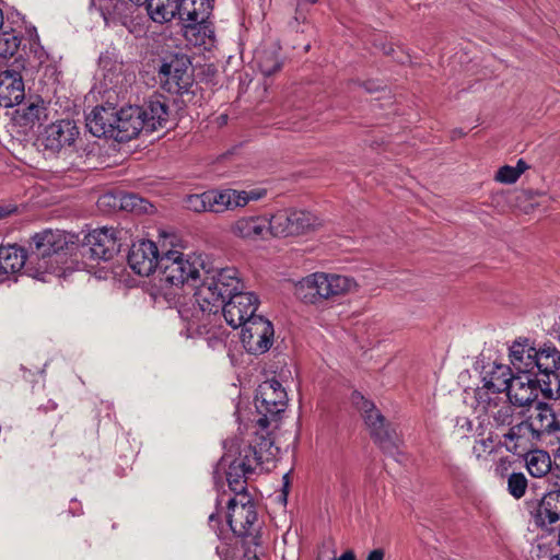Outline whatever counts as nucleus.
Here are the masks:
<instances>
[{"label":"nucleus","mask_w":560,"mask_h":560,"mask_svg":"<svg viewBox=\"0 0 560 560\" xmlns=\"http://www.w3.org/2000/svg\"><path fill=\"white\" fill-rule=\"evenodd\" d=\"M185 206L187 209L195 212L209 211L208 191L187 196Z\"/></svg>","instance_id":"nucleus-38"},{"label":"nucleus","mask_w":560,"mask_h":560,"mask_svg":"<svg viewBox=\"0 0 560 560\" xmlns=\"http://www.w3.org/2000/svg\"><path fill=\"white\" fill-rule=\"evenodd\" d=\"M384 551L382 549H375L371 551L366 558V560H383Z\"/></svg>","instance_id":"nucleus-48"},{"label":"nucleus","mask_w":560,"mask_h":560,"mask_svg":"<svg viewBox=\"0 0 560 560\" xmlns=\"http://www.w3.org/2000/svg\"><path fill=\"white\" fill-rule=\"evenodd\" d=\"M513 406L514 405L510 402V399L506 397L505 399L499 401L497 407L493 409L491 408L486 413L492 418L498 425H511L514 417Z\"/></svg>","instance_id":"nucleus-32"},{"label":"nucleus","mask_w":560,"mask_h":560,"mask_svg":"<svg viewBox=\"0 0 560 560\" xmlns=\"http://www.w3.org/2000/svg\"><path fill=\"white\" fill-rule=\"evenodd\" d=\"M46 106L43 100L37 98L34 102H31L23 109V117L26 121L34 124L35 121H39L42 118H46Z\"/></svg>","instance_id":"nucleus-37"},{"label":"nucleus","mask_w":560,"mask_h":560,"mask_svg":"<svg viewBox=\"0 0 560 560\" xmlns=\"http://www.w3.org/2000/svg\"><path fill=\"white\" fill-rule=\"evenodd\" d=\"M526 419L510 428L503 435L502 444L514 454H522L529 451L536 443L541 442L528 425Z\"/></svg>","instance_id":"nucleus-22"},{"label":"nucleus","mask_w":560,"mask_h":560,"mask_svg":"<svg viewBox=\"0 0 560 560\" xmlns=\"http://www.w3.org/2000/svg\"><path fill=\"white\" fill-rule=\"evenodd\" d=\"M116 107L112 104L96 106L86 116V128L95 137H108L115 139Z\"/></svg>","instance_id":"nucleus-23"},{"label":"nucleus","mask_w":560,"mask_h":560,"mask_svg":"<svg viewBox=\"0 0 560 560\" xmlns=\"http://www.w3.org/2000/svg\"><path fill=\"white\" fill-rule=\"evenodd\" d=\"M197 30H203V32L206 33L208 31V33H211V30H209V27L207 26V28H203L202 26L198 25L197 26Z\"/></svg>","instance_id":"nucleus-52"},{"label":"nucleus","mask_w":560,"mask_h":560,"mask_svg":"<svg viewBox=\"0 0 560 560\" xmlns=\"http://www.w3.org/2000/svg\"><path fill=\"white\" fill-rule=\"evenodd\" d=\"M328 560H335V556H334V557H331V558H330V559H328Z\"/></svg>","instance_id":"nucleus-58"},{"label":"nucleus","mask_w":560,"mask_h":560,"mask_svg":"<svg viewBox=\"0 0 560 560\" xmlns=\"http://www.w3.org/2000/svg\"><path fill=\"white\" fill-rule=\"evenodd\" d=\"M144 120V131L150 133L165 127L168 119V107L159 97H152L140 107Z\"/></svg>","instance_id":"nucleus-24"},{"label":"nucleus","mask_w":560,"mask_h":560,"mask_svg":"<svg viewBox=\"0 0 560 560\" xmlns=\"http://www.w3.org/2000/svg\"><path fill=\"white\" fill-rule=\"evenodd\" d=\"M520 178V171H515L513 166L504 165L499 168L495 179L504 184H513Z\"/></svg>","instance_id":"nucleus-39"},{"label":"nucleus","mask_w":560,"mask_h":560,"mask_svg":"<svg viewBox=\"0 0 560 560\" xmlns=\"http://www.w3.org/2000/svg\"><path fill=\"white\" fill-rule=\"evenodd\" d=\"M118 252L113 228L93 230L84 237L82 255L92 260H109Z\"/></svg>","instance_id":"nucleus-14"},{"label":"nucleus","mask_w":560,"mask_h":560,"mask_svg":"<svg viewBox=\"0 0 560 560\" xmlns=\"http://www.w3.org/2000/svg\"><path fill=\"white\" fill-rule=\"evenodd\" d=\"M229 197L231 201V209L234 210L236 208H243L247 206L245 190H236L229 188Z\"/></svg>","instance_id":"nucleus-43"},{"label":"nucleus","mask_w":560,"mask_h":560,"mask_svg":"<svg viewBox=\"0 0 560 560\" xmlns=\"http://www.w3.org/2000/svg\"><path fill=\"white\" fill-rule=\"evenodd\" d=\"M135 11L136 4H130L125 0H116L113 9L104 13V20L106 23H109V21H117L121 25H127V23L131 20Z\"/></svg>","instance_id":"nucleus-31"},{"label":"nucleus","mask_w":560,"mask_h":560,"mask_svg":"<svg viewBox=\"0 0 560 560\" xmlns=\"http://www.w3.org/2000/svg\"><path fill=\"white\" fill-rule=\"evenodd\" d=\"M21 45L20 37L13 31L0 32V58L12 57Z\"/></svg>","instance_id":"nucleus-34"},{"label":"nucleus","mask_w":560,"mask_h":560,"mask_svg":"<svg viewBox=\"0 0 560 560\" xmlns=\"http://www.w3.org/2000/svg\"><path fill=\"white\" fill-rule=\"evenodd\" d=\"M273 456L272 442L270 439L257 436L254 444L253 442L244 444L240 448L238 456L229 464L226 481L230 489L234 491L237 497L247 494L245 492V482L248 476Z\"/></svg>","instance_id":"nucleus-5"},{"label":"nucleus","mask_w":560,"mask_h":560,"mask_svg":"<svg viewBox=\"0 0 560 560\" xmlns=\"http://www.w3.org/2000/svg\"><path fill=\"white\" fill-rule=\"evenodd\" d=\"M158 78L161 86L168 93L187 92L192 82L188 59L184 56H174L164 61L159 69Z\"/></svg>","instance_id":"nucleus-11"},{"label":"nucleus","mask_w":560,"mask_h":560,"mask_svg":"<svg viewBox=\"0 0 560 560\" xmlns=\"http://www.w3.org/2000/svg\"><path fill=\"white\" fill-rule=\"evenodd\" d=\"M515 171H520V176L527 170V164L523 160H518L516 166H513Z\"/></svg>","instance_id":"nucleus-49"},{"label":"nucleus","mask_w":560,"mask_h":560,"mask_svg":"<svg viewBox=\"0 0 560 560\" xmlns=\"http://www.w3.org/2000/svg\"><path fill=\"white\" fill-rule=\"evenodd\" d=\"M140 106H127L115 114V140L129 141L144 131V120L141 118Z\"/></svg>","instance_id":"nucleus-20"},{"label":"nucleus","mask_w":560,"mask_h":560,"mask_svg":"<svg viewBox=\"0 0 560 560\" xmlns=\"http://www.w3.org/2000/svg\"><path fill=\"white\" fill-rule=\"evenodd\" d=\"M508 492L514 499L520 500L523 498L527 490V478L523 472H512L508 477Z\"/></svg>","instance_id":"nucleus-36"},{"label":"nucleus","mask_w":560,"mask_h":560,"mask_svg":"<svg viewBox=\"0 0 560 560\" xmlns=\"http://www.w3.org/2000/svg\"><path fill=\"white\" fill-rule=\"evenodd\" d=\"M30 54L33 55V61L37 66H42L47 60V52L44 50L43 46L36 40L31 43Z\"/></svg>","instance_id":"nucleus-44"},{"label":"nucleus","mask_w":560,"mask_h":560,"mask_svg":"<svg viewBox=\"0 0 560 560\" xmlns=\"http://www.w3.org/2000/svg\"><path fill=\"white\" fill-rule=\"evenodd\" d=\"M549 478L552 480L553 486L558 488L557 491H560V465L556 464L551 467L549 472Z\"/></svg>","instance_id":"nucleus-47"},{"label":"nucleus","mask_w":560,"mask_h":560,"mask_svg":"<svg viewBox=\"0 0 560 560\" xmlns=\"http://www.w3.org/2000/svg\"><path fill=\"white\" fill-rule=\"evenodd\" d=\"M355 398L360 399V402L357 401V404L375 442L385 452L393 453L398 447L399 442L395 430L389 428V424L386 423L385 418L372 401L366 400L359 394L354 396Z\"/></svg>","instance_id":"nucleus-9"},{"label":"nucleus","mask_w":560,"mask_h":560,"mask_svg":"<svg viewBox=\"0 0 560 560\" xmlns=\"http://www.w3.org/2000/svg\"><path fill=\"white\" fill-rule=\"evenodd\" d=\"M15 210V208H11V207H2L0 206V219L9 215L10 213H12L13 211Z\"/></svg>","instance_id":"nucleus-50"},{"label":"nucleus","mask_w":560,"mask_h":560,"mask_svg":"<svg viewBox=\"0 0 560 560\" xmlns=\"http://www.w3.org/2000/svg\"><path fill=\"white\" fill-rule=\"evenodd\" d=\"M19 66L0 69V106L13 107L25 96V88Z\"/></svg>","instance_id":"nucleus-16"},{"label":"nucleus","mask_w":560,"mask_h":560,"mask_svg":"<svg viewBox=\"0 0 560 560\" xmlns=\"http://www.w3.org/2000/svg\"><path fill=\"white\" fill-rule=\"evenodd\" d=\"M288 395L281 383L275 378L262 382L255 396V407L259 413L256 420L261 429H267L271 420L287 408Z\"/></svg>","instance_id":"nucleus-7"},{"label":"nucleus","mask_w":560,"mask_h":560,"mask_svg":"<svg viewBox=\"0 0 560 560\" xmlns=\"http://www.w3.org/2000/svg\"><path fill=\"white\" fill-rule=\"evenodd\" d=\"M131 2H133L135 4H141V3H144L147 0H130Z\"/></svg>","instance_id":"nucleus-53"},{"label":"nucleus","mask_w":560,"mask_h":560,"mask_svg":"<svg viewBox=\"0 0 560 560\" xmlns=\"http://www.w3.org/2000/svg\"><path fill=\"white\" fill-rule=\"evenodd\" d=\"M214 518H215V515H214V514H211V515L209 516V522H210V523H212V522L214 521Z\"/></svg>","instance_id":"nucleus-54"},{"label":"nucleus","mask_w":560,"mask_h":560,"mask_svg":"<svg viewBox=\"0 0 560 560\" xmlns=\"http://www.w3.org/2000/svg\"><path fill=\"white\" fill-rule=\"evenodd\" d=\"M256 62L260 72L265 77H270L281 69V61L276 49H258L255 55Z\"/></svg>","instance_id":"nucleus-30"},{"label":"nucleus","mask_w":560,"mask_h":560,"mask_svg":"<svg viewBox=\"0 0 560 560\" xmlns=\"http://www.w3.org/2000/svg\"><path fill=\"white\" fill-rule=\"evenodd\" d=\"M271 235L291 236L307 233L322 225L320 219L308 211L282 209L270 217Z\"/></svg>","instance_id":"nucleus-8"},{"label":"nucleus","mask_w":560,"mask_h":560,"mask_svg":"<svg viewBox=\"0 0 560 560\" xmlns=\"http://www.w3.org/2000/svg\"><path fill=\"white\" fill-rule=\"evenodd\" d=\"M209 211L221 213L231 209L229 188L221 190H208Z\"/></svg>","instance_id":"nucleus-33"},{"label":"nucleus","mask_w":560,"mask_h":560,"mask_svg":"<svg viewBox=\"0 0 560 560\" xmlns=\"http://www.w3.org/2000/svg\"><path fill=\"white\" fill-rule=\"evenodd\" d=\"M228 523L231 530L238 537H245L257 520L255 504L248 494L229 500Z\"/></svg>","instance_id":"nucleus-15"},{"label":"nucleus","mask_w":560,"mask_h":560,"mask_svg":"<svg viewBox=\"0 0 560 560\" xmlns=\"http://www.w3.org/2000/svg\"><path fill=\"white\" fill-rule=\"evenodd\" d=\"M228 462V456H223L222 457V463H226Z\"/></svg>","instance_id":"nucleus-55"},{"label":"nucleus","mask_w":560,"mask_h":560,"mask_svg":"<svg viewBox=\"0 0 560 560\" xmlns=\"http://www.w3.org/2000/svg\"><path fill=\"white\" fill-rule=\"evenodd\" d=\"M121 66L115 65L104 74L105 85L109 89H116L122 83L124 78L120 73Z\"/></svg>","instance_id":"nucleus-40"},{"label":"nucleus","mask_w":560,"mask_h":560,"mask_svg":"<svg viewBox=\"0 0 560 560\" xmlns=\"http://www.w3.org/2000/svg\"><path fill=\"white\" fill-rule=\"evenodd\" d=\"M100 206H110V207H119V196H114L112 194H105L98 199Z\"/></svg>","instance_id":"nucleus-46"},{"label":"nucleus","mask_w":560,"mask_h":560,"mask_svg":"<svg viewBox=\"0 0 560 560\" xmlns=\"http://www.w3.org/2000/svg\"><path fill=\"white\" fill-rule=\"evenodd\" d=\"M79 136V128L70 119L57 120L48 125L42 133L44 147L51 151H59L74 143Z\"/></svg>","instance_id":"nucleus-17"},{"label":"nucleus","mask_w":560,"mask_h":560,"mask_svg":"<svg viewBox=\"0 0 560 560\" xmlns=\"http://www.w3.org/2000/svg\"><path fill=\"white\" fill-rule=\"evenodd\" d=\"M26 264L25 252L15 245L0 247V282L19 272Z\"/></svg>","instance_id":"nucleus-26"},{"label":"nucleus","mask_w":560,"mask_h":560,"mask_svg":"<svg viewBox=\"0 0 560 560\" xmlns=\"http://www.w3.org/2000/svg\"><path fill=\"white\" fill-rule=\"evenodd\" d=\"M161 232L158 242L139 240L135 242L128 254V265L142 277H148L160 267L161 260Z\"/></svg>","instance_id":"nucleus-10"},{"label":"nucleus","mask_w":560,"mask_h":560,"mask_svg":"<svg viewBox=\"0 0 560 560\" xmlns=\"http://www.w3.org/2000/svg\"><path fill=\"white\" fill-rule=\"evenodd\" d=\"M526 412L525 419L540 441L555 438L560 442V420L549 404L537 401Z\"/></svg>","instance_id":"nucleus-13"},{"label":"nucleus","mask_w":560,"mask_h":560,"mask_svg":"<svg viewBox=\"0 0 560 560\" xmlns=\"http://www.w3.org/2000/svg\"><path fill=\"white\" fill-rule=\"evenodd\" d=\"M213 10V0H180L179 20L185 23V36L195 34L197 26L207 28Z\"/></svg>","instance_id":"nucleus-19"},{"label":"nucleus","mask_w":560,"mask_h":560,"mask_svg":"<svg viewBox=\"0 0 560 560\" xmlns=\"http://www.w3.org/2000/svg\"><path fill=\"white\" fill-rule=\"evenodd\" d=\"M73 235L63 231L47 230L33 237L27 272L42 281H48L47 275L62 277L66 273L67 255L75 245Z\"/></svg>","instance_id":"nucleus-4"},{"label":"nucleus","mask_w":560,"mask_h":560,"mask_svg":"<svg viewBox=\"0 0 560 560\" xmlns=\"http://www.w3.org/2000/svg\"><path fill=\"white\" fill-rule=\"evenodd\" d=\"M514 374L515 371L512 365L492 363L486 366L482 372V385L506 394Z\"/></svg>","instance_id":"nucleus-25"},{"label":"nucleus","mask_w":560,"mask_h":560,"mask_svg":"<svg viewBox=\"0 0 560 560\" xmlns=\"http://www.w3.org/2000/svg\"><path fill=\"white\" fill-rule=\"evenodd\" d=\"M355 289L357 282L348 276L314 272L295 283L294 293L306 304H317L325 300L342 296Z\"/></svg>","instance_id":"nucleus-6"},{"label":"nucleus","mask_w":560,"mask_h":560,"mask_svg":"<svg viewBox=\"0 0 560 560\" xmlns=\"http://www.w3.org/2000/svg\"><path fill=\"white\" fill-rule=\"evenodd\" d=\"M308 1H310V2H312V3H314V2H316L317 0H308Z\"/></svg>","instance_id":"nucleus-56"},{"label":"nucleus","mask_w":560,"mask_h":560,"mask_svg":"<svg viewBox=\"0 0 560 560\" xmlns=\"http://www.w3.org/2000/svg\"><path fill=\"white\" fill-rule=\"evenodd\" d=\"M241 340L247 352L265 353L273 342L272 324L262 316L252 318L242 327Z\"/></svg>","instance_id":"nucleus-12"},{"label":"nucleus","mask_w":560,"mask_h":560,"mask_svg":"<svg viewBox=\"0 0 560 560\" xmlns=\"http://www.w3.org/2000/svg\"><path fill=\"white\" fill-rule=\"evenodd\" d=\"M244 284L234 267L210 270L195 291L191 310L179 314L187 322L189 337L208 335L210 326L223 317L232 328L245 326L254 317L258 299L254 293L244 292Z\"/></svg>","instance_id":"nucleus-1"},{"label":"nucleus","mask_w":560,"mask_h":560,"mask_svg":"<svg viewBox=\"0 0 560 560\" xmlns=\"http://www.w3.org/2000/svg\"><path fill=\"white\" fill-rule=\"evenodd\" d=\"M510 362L515 371L506 397L515 406L529 407L538 394L552 396L551 384L558 380L560 351L552 343L535 348L528 339L516 340L510 347Z\"/></svg>","instance_id":"nucleus-2"},{"label":"nucleus","mask_w":560,"mask_h":560,"mask_svg":"<svg viewBox=\"0 0 560 560\" xmlns=\"http://www.w3.org/2000/svg\"><path fill=\"white\" fill-rule=\"evenodd\" d=\"M558 555H553L549 546L544 544H538L530 551L532 560H555Z\"/></svg>","instance_id":"nucleus-41"},{"label":"nucleus","mask_w":560,"mask_h":560,"mask_svg":"<svg viewBox=\"0 0 560 560\" xmlns=\"http://www.w3.org/2000/svg\"><path fill=\"white\" fill-rule=\"evenodd\" d=\"M266 192L267 191L264 188H255V189H250V190H245V197H246L247 205L250 201L260 200L261 198H264L266 196Z\"/></svg>","instance_id":"nucleus-45"},{"label":"nucleus","mask_w":560,"mask_h":560,"mask_svg":"<svg viewBox=\"0 0 560 560\" xmlns=\"http://www.w3.org/2000/svg\"><path fill=\"white\" fill-rule=\"evenodd\" d=\"M119 208L130 212H147L152 206L143 198L135 194H124L119 196Z\"/></svg>","instance_id":"nucleus-35"},{"label":"nucleus","mask_w":560,"mask_h":560,"mask_svg":"<svg viewBox=\"0 0 560 560\" xmlns=\"http://www.w3.org/2000/svg\"><path fill=\"white\" fill-rule=\"evenodd\" d=\"M493 448H494V445H493L492 439L486 438V439H480V440L476 441V443L472 447V452L478 458H480V457L485 456L486 454L492 453Z\"/></svg>","instance_id":"nucleus-42"},{"label":"nucleus","mask_w":560,"mask_h":560,"mask_svg":"<svg viewBox=\"0 0 560 560\" xmlns=\"http://www.w3.org/2000/svg\"><path fill=\"white\" fill-rule=\"evenodd\" d=\"M526 467L528 472L535 478H542L551 470L550 455L542 450L527 451Z\"/></svg>","instance_id":"nucleus-28"},{"label":"nucleus","mask_w":560,"mask_h":560,"mask_svg":"<svg viewBox=\"0 0 560 560\" xmlns=\"http://www.w3.org/2000/svg\"><path fill=\"white\" fill-rule=\"evenodd\" d=\"M230 232L245 242H257L271 235V221L265 215L241 217L231 224Z\"/></svg>","instance_id":"nucleus-18"},{"label":"nucleus","mask_w":560,"mask_h":560,"mask_svg":"<svg viewBox=\"0 0 560 560\" xmlns=\"http://www.w3.org/2000/svg\"><path fill=\"white\" fill-rule=\"evenodd\" d=\"M555 453V463L560 465V445L553 450Z\"/></svg>","instance_id":"nucleus-51"},{"label":"nucleus","mask_w":560,"mask_h":560,"mask_svg":"<svg viewBox=\"0 0 560 560\" xmlns=\"http://www.w3.org/2000/svg\"><path fill=\"white\" fill-rule=\"evenodd\" d=\"M184 241L173 232L161 231V260L160 282L173 287L189 285L198 288L210 270L220 268H206L201 255H184Z\"/></svg>","instance_id":"nucleus-3"},{"label":"nucleus","mask_w":560,"mask_h":560,"mask_svg":"<svg viewBox=\"0 0 560 560\" xmlns=\"http://www.w3.org/2000/svg\"><path fill=\"white\" fill-rule=\"evenodd\" d=\"M530 514L536 526L552 530L560 523V491H550L532 506Z\"/></svg>","instance_id":"nucleus-21"},{"label":"nucleus","mask_w":560,"mask_h":560,"mask_svg":"<svg viewBox=\"0 0 560 560\" xmlns=\"http://www.w3.org/2000/svg\"><path fill=\"white\" fill-rule=\"evenodd\" d=\"M505 398L506 394L504 395V392L489 388L488 386L482 385L475 390L477 408L482 410L485 413L491 408L493 409L497 407V404Z\"/></svg>","instance_id":"nucleus-29"},{"label":"nucleus","mask_w":560,"mask_h":560,"mask_svg":"<svg viewBox=\"0 0 560 560\" xmlns=\"http://www.w3.org/2000/svg\"><path fill=\"white\" fill-rule=\"evenodd\" d=\"M555 560H560V555H558V557Z\"/></svg>","instance_id":"nucleus-57"},{"label":"nucleus","mask_w":560,"mask_h":560,"mask_svg":"<svg viewBox=\"0 0 560 560\" xmlns=\"http://www.w3.org/2000/svg\"><path fill=\"white\" fill-rule=\"evenodd\" d=\"M147 10L150 18L158 23H165L179 18L180 0H147Z\"/></svg>","instance_id":"nucleus-27"}]
</instances>
